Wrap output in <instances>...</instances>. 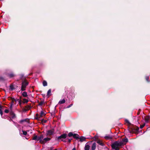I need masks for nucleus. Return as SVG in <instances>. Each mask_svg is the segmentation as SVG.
<instances>
[{"mask_svg": "<svg viewBox=\"0 0 150 150\" xmlns=\"http://www.w3.org/2000/svg\"><path fill=\"white\" fill-rule=\"evenodd\" d=\"M123 144L122 142H116L112 144L111 146L113 149L115 150H119V147L121 146Z\"/></svg>", "mask_w": 150, "mask_h": 150, "instance_id": "nucleus-1", "label": "nucleus"}, {"mask_svg": "<svg viewBox=\"0 0 150 150\" xmlns=\"http://www.w3.org/2000/svg\"><path fill=\"white\" fill-rule=\"evenodd\" d=\"M28 83V82L26 81H24L22 82L21 87V90L22 91H24L25 90V88Z\"/></svg>", "mask_w": 150, "mask_h": 150, "instance_id": "nucleus-2", "label": "nucleus"}, {"mask_svg": "<svg viewBox=\"0 0 150 150\" xmlns=\"http://www.w3.org/2000/svg\"><path fill=\"white\" fill-rule=\"evenodd\" d=\"M67 137V134H63L60 136L59 137H58V139H62V140L64 142H65L66 141H65V140H63V139H65Z\"/></svg>", "mask_w": 150, "mask_h": 150, "instance_id": "nucleus-3", "label": "nucleus"}, {"mask_svg": "<svg viewBox=\"0 0 150 150\" xmlns=\"http://www.w3.org/2000/svg\"><path fill=\"white\" fill-rule=\"evenodd\" d=\"M43 116H41L40 115H39L38 114H37L35 115V118L38 120H41L42 119L41 118Z\"/></svg>", "mask_w": 150, "mask_h": 150, "instance_id": "nucleus-4", "label": "nucleus"}, {"mask_svg": "<svg viewBox=\"0 0 150 150\" xmlns=\"http://www.w3.org/2000/svg\"><path fill=\"white\" fill-rule=\"evenodd\" d=\"M53 133V131L52 130H50L47 131V135H51Z\"/></svg>", "mask_w": 150, "mask_h": 150, "instance_id": "nucleus-5", "label": "nucleus"}, {"mask_svg": "<svg viewBox=\"0 0 150 150\" xmlns=\"http://www.w3.org/2000/svg\"><path fill=\"white\" fill-rule=\"evenodd\" d=\"M27 122L29 123V120L28 119H25L19 121L20 123H22L23 122Z\"/></svg>", "mask_w": 150, "mask_h": 150, "instance_id": "nucleus-6", "label": "nucleus"}, {"mask_svg": "<svg viewBox=\"0 0 150 150\" xmlns=\"http://www.w3.org/2000/svg\"><path fill=\"white\" fill-rule=\"evenodd\" d=\"M51 139L49 137H46L44 138L43 139V143L42 144H44L46 142H47L48 141L50 140Z\"/></svg>", "mask_w": 150, "mask_h": 150, "instance_id": "nucleus-7", "label": "nucleus"}, {"mask_svg": "<svg viewBox=\"0 0 150 150\" xmlns=\"http://www.w3.org/2000/svg\"><path fill=\"white\" fill-rule=\"evenodd\" d=\"M78 141L79 142H81L84 141V137H82L80 138H79L78 139Z\"/></svg>", "mask_w": 150, "mask_h": 150, "instance_id": "nucleus-8", "label": "nucleus"}, {"mask_svg": "<svg viewBox=\"0 0 150 150\" xmlns=\"http://www.w3.org/2000/svg\"><path fill=\"white\" fill-rule=\"evenodd\" d=\"M10 113L12 118H13L15 117V115L13 111H10Z\"/></svg>", "mask_w": 150, "mask_h": 150, "instance_id": "nucleus-9", "label": "nucleus"}, {"mask_svg": "<svg viewBox=\"0 0 150 150\" xmlns=\"http://www.w3.org/2000/svg\"><path fill=\"white\" fill-rule=\"evenodd\" d=\"M40 137V143H43V138L44 137V136L43 135H41L40 136H39Z\"/></svg>", "mask_w": 150, "mask_h": 150, "instance_id": "nucleus-10", "label": "nucleus"}, {"mask_svg": "<svg viewBox=\"0 0 150 150\" xmlns=\"http://www.w3.org/2000/svg\"><path fill=\"white\" fill-rule=\"evenodd\" d=\"M66 102L65 100L64 99L62 100H61L59 102V104H62Z\"/></svg>", "mask_w": 150, "mask_h": 150, "instance_id": "nucleus-11", "label": "nucleus"}, {"mask_svg": "<svg viewBox=\"0 0 150 150\" xmlns=\"http://www.w3.org/2000/svg\"><path fill=\"white\" fill-rule=\"evenodd\" d=\"M96 144L95 143H94L93 144L92 147L91 149L92 150H95L96 148Z\"/></svg>", "mask_w": 150, "mask_h": 150, "instance_id": "nucleus-12", "label": "nucleus"}, {"mask_svg": "<svg viewBox=\"0 0 150 150\" xmlns=\"http://www.w3.org/2000/svg\"><path fill=\"white\" fill-rule=\"evenodd\" d=\"M79 135L77 134H74L73 135V137L76 139H78L79 138Z\"/></svg>", "mask_w": 150, "mask_h": 150, "instance_id": "nucleus-13", "label": "nucleus"}, {"mask_svg": "<svg viewBox=\"0 0 150 150\" xmlns=\"http://www.w3.org/2000/svg\"><path fill=\"white\" fill-rule=\"evenodd\" d=\"M22 95L24 97H26L28 96L27 93L25 91L23 92V93Z\"/></svg>", "mask_w": 150, "mask_h": 150, "instance_id": "nucleus-14", "label": "nucleus"}, {"mask_svg": "<svg viewBox=\"0 0 150 150\" xmlns=\"http://www.w3.org/2000/svg\"><path fill=\"white\" fill-rule=\"evenodd\" d=\"M128 139L127 138L123 139H122V142L123 143L124 142H128Z\"/></svg>", "mask_w": 150, "mask_h": 150, "instance_id": "nucleus-15", "label": "nucleus"}, {"mask_svg": "<svg viewBox=\"0 0 150 150\" xmlns=\"http://www.w3.org/2000/svg\"><path fill=\"white\" fill-rule=\"evenodd\" d=\"M40 115L41 116H45V113L43 112V111H41L40 113Z\"/></svg>", "mask_w": 150, "mask_h": 150, "instance_id": "nucleus-16", "label": "nucleus"}, {"mask_svg": "<svg viewBox=\"0 0 150 150\" xmlns=\"http://www.w3.org/2000/svg\"><path fill=\"white\" fill-rule=\"evenodd\" d=\"M97 142L100 145H101V146H103V143L101 142L100 140H98Z\"/></svg>", "mask_w": 150, "mask_h": 150, "instance_id": "nucleus-17", "label": "nucleus"}, {"mask_svg": "<svg viewBox=\"0 0 150 150\" xmlns=\"http://www.w3.org/2000/svg\"><path fill=\"white\" fill-rule=\"evenodd\" d=\"M25 108L28 110H29L31 108V106L29 105H27L25 106Z\"/></svg>", "mask_w": 150, "mask_h": 150, "instance_id": "nucleus-18", "label": "nucleus"}, {"mask_svg": "<svg viewBox=\"0 0 150 150\" xmlns=\"http://www.w3.org/2000/svg\"><path fill=\"white\" fill-rule=\"evenodd\" d=\"M15 75L11 73L8 74V76L10 78H12L15 76Z\"/></svg>", "mask_w": 150, "mask_h": 150, "instance_id": "nucleus-19", "label": "nucleus"}, {"mask_svg": "<svg viewBox=\"0 0 150 150\" xmlns=\"http://www.w3.org/2000/svg\"><path fill=\"white\" fill-rule=\"evenodd\" d=\"M28 100L27 99H26L25 98H23V103H27L28 102Z\"/></svg>", "mask_w": 150, "mask_h": 150, "instance_id": "nucleus-20", "label": "nucleus"}, {"mask_svg": "<svg viewBox=\"0 0 150 150\" xmlns=\"http://www.w3.org/2000/svg\"><path fill=\"white\" fill-rule=\"evenodd\" d=\"M43 85L44 86H47V82L45 81H44L43 82Z\"/></svg>", "mask_w": 150, "mask_h": 150, "instance_id": "nucleus-21", "label": "nucleus"}, {"mask_svg": "<svg viewBox=\"0 0 150 150\" xmlns=\"http://www.w3.org/2000/svg\"><path fill=\"white\" fill-rule=\"evenodd\" d=\"M89 146L88 145H87L85 146V150H89Z\"/></svg>", "mask_w": 150, "mask_h": 150, "instance_id": "nucleus-22", "label": "nucleus"}, {"mask_svg": "<svg viewBox=\"0 0 150 150\" xmlns=\"http://www.w3.org/2000/svg\"><path fill=\"white\" fill-rule=\"evenodd\" d=\"M13 99H14V98H11V105H14V104H15V103H14V101H15L14 100H13Z\"/></svg>", "mask_w": 150, "mask_h": 150, "instance_id": "nucleus-23", "label": "nucleus"}, {"mask_svg": "<svg viewBox=\"0 0 150 150\" xmlns=\"http://www.w3.org/2000/svg\"><path fill=\"white\" fill-rule=\"evenodd\" d=\"M74 134H73L72 132H69L68 134V136L69 137H71V136H73V135Z\"/></svg>", "mask_w": 150, "mask_h": 150, "instance_id": "nucleus-24", "label": "nucleus"}, {"mask_svg": "<svg viewBox=\"0 0 150 150\" xmlns=\"http://www.w3.org/2000/svg\"><path fill=\"white\" fill-rule=\"evenodd\" d=\"M51 93V90L50 89L48 91L47 93V95L49 96Z\"/></svg>", "mask_w": 150, "mask_h": 150, "instance_id": "nucleus-25", "label": "nucleus"}, {"mask_svg": "<svg viewBox=\"0 0 150 150\" xmlns=\"http://www.w3.org/2000/svg\"><path fill=\"white\" fill-rule=\"evenodd\" d=\"M10 89L11 90H13L14 89V87L13 85H11L10 86Z\"/></svg>", "mask_w": 150, "mask_h": 150, "instance_id": "nucleus-26", "label": "nucleus"}, {"mask_svg": "<svg viewBox=\"0 0 150 150\" xmlns=\"http://www.w3.org/2000/svg\"><path fill=\"white\" fill-rule=\"evenodd\" d=\"M37 136L36 135L32 139L33 140H37Z\"/></svg>", "mask_w": 150, "mask_h": 150, "instance_id": "nucleus-27", "label": "nucleus"}, {"mask_svg": "<svg viewBox=\"0 0 150 150\" xmlns=\"http://www.w3.org/2000/svg\"><path fill=\"white\" fill-rule=\"evenodd\" d=\"M22 132H23V134L25 135H26L27 134V132L23 130Z\"/></svg>", "mask_w": 150, "mask_h": 150, "instance_id": "nucleus-28", "label": "nucleus"}, {"mask_svg": "<svg viewBox=\"0 0 150 150\" xmlns=\"http://www.w3.org/2000/svg\"><path fill=\"white\" fill-rule=\"evenodd\" d=\"M41 122H44V123H46L47 121V120H44L43 119H41Z\"/></svg>", "mask_w": 150, "mask_h": 150, "instance_id": "nucleus-29", "label": "nucleus"}, {"mask_svg": "<svg viewBox=\"0 0 150 150\" xmlns=\"http://www.w3.org/2000/svg\"><path fill=\"white\" fill-rule=\"evenodd\" d=\"M13 100H14L16 102H19V101H20V100H21V99H13Z\"/></svg>", "mask_w": 150, "mask_h": 150, "instance_id": "nucleus-30", "label": "nucleus"}, {"mask_svg": "<svg viewBox=\"0 0 150 150\" xmlns=\"http://www.w3.org/2000/svg\"><path fill=\"white\" fill-rule=\"evenodd\" d=\"M145 125V124H143L142 125H140V128L141 129H142L144 126Z\"/></svg>", "mask_w": 150, "mask_h": 150, "instance_id": "nucleus-31", "label": "nucleus"}, {"mask_svg": "<svg viewBox=\"0 0 150 150\" xmlns=\"http://www.w3.org/2000/svg\"><path fill=\"white\" fill-rule=\"evenodd\" d=\"M4 80V78L1 76H0V81H3Z\"/></svg>", "mask_w": 150, "mask_h": 150, "instance_id": "nucleus-32", "label": "nucleus"}, {"mask_svg": "<svg viewBox=\"0 0 150 150\" xmlns=\"http://www.w3.org/2000/svg\"><path fill=\"white\" fill-rule=\"evenodd\" d=\"M105 138L106 139H111V137L110 136H106L105 137Z\"/></svg>", "mask_w": 150, "mask_h": 150, "instance_id": "nucleus-33", "label": "nucleus"}, {"mask_svg": "<svg viewBox=\"0 0 150 150\" xmlns=\"http://www.w3.org/2000/svg\"><path fill=\"white\" fill-rule=\"evenodd\" d=\"M9 110L8 109H6L4 111V112L6 113H8L9 112Z\"/></svg>", "mask_w": 150, "mask_h": 150, "instance_id": "nucleus-34", "label": "nucleus"}, {"mask_svg": "<svg viewBox=\"0 0 150 150\" xmlns=\"http://www.w3.org/2000/svg\"><path fill=\"white\" fill-rule=\"evenodd\" d=\"M40 137L39 136H37V141H39L40 142Z\"/></svg>", "mask_w": 150, "mask_h": 150, "instance_id": "nucleus-35", "label": "nucleus"}, {"mask_svg": "<svg viewBox=\"0 0 150 150\" xmlns=\"http://www.w3.org/2000/svg\"><path fill=\"white\" fill-rule=\"evenodd\" d=\"M22 101L21 100H20V101H19L18 102V103L19 104V105L21 106V104H22Z\"/></svg>", "mask_w": 150, "mask_h": 150, "instance_id": "nucleus-36", "label": "nucleus"}, {"mask_svg": "<svg viewBox=\"0 0 150 150\" xmlns=\"http://www.w3.org/2000/svg\"><path fill=\"white\" fill-rule=\"evenodd\" d=\"M149 79V77L148 76H146V80L148 82L149 81L148 80Z\"/></svg>", "mask_w": 150, "mask_h": 150, "instance_id": "nucleus-37", "label": "nucleus"}, {"mask_svg": "<svg viewBox=\"0 0 150 150\" xmlns=\"http://www.w3.org/2000/svg\"><path fill=\"white\" fill-rule=\"evenodd\" d=\"M23 112H26V111H28L27 110L26 108H23Z\"/></svg>", "mask_w": 150, "mask_h": 150, "instance_id": "nucleus-38", "label": "nucleus"}, {"mask_svg": "<svg viewBox=\"0 0 150 150\" xmlns=\"http://www.w3.org/2000/svg\"><path fill=\"white\" fill-rule=\"evenodd\" d=\"M43 104V102H41L39 103V105H42Z\"/></svg>", "mask_w": 150, "mask_h": 150, "instance_id": "nucleus-39", "label": "nucleus"}, {"mask_svg": "<svg viewBox=\"0 0 150 150\" xmlns=\"http://www.w3.org/2000/svg\"><path fill=\"white\" fill-rule=\"evenodd\" d=\"M73 105L72 104H70V105H68L67 107V108H69L70 107H71L72 105Z\"/></svg>", "mask_w": 150, "mask_h": 150, "instance_id": "nucleus-40", "label": "nucleus"}, {"mask_svg": "<svg viewBox=\"0 0 150 150\" xmlns=\"http://www.w3.org/2000/svg\"><path fill=\"white\" fill-rule=\"evenodd\" d=\"M125 121L127 123H128V124L130 123L128 120L126 119Z\"/></svg>", "mask_w": 150, "mask_h": 150, "instance_id": "nucleus-41", "label": "nucleus"}, {"mask_svg": "<svg viewBox=\"0 0 150 150\" xmlns=\"http://www.w3.org/2000/svg\"><path fill=\"white\" fill-rule=\"evenodd\" d=\"M13 105H11H11H10V108L11 109L12 108V106H13Z\"/></svg>", "mask_w": 150, "mask_h": 150, "instance_id": "nucleus-42", "label": "nucleus"}, {"mask_svg": "<svg viewBox=\"0 0 150 150\" xmlns=\"http://www.w3.org/2000/svg\"><path fill=\"white\" fill-rule=\"evenodd\" d=\"M0 114L1 115H2V114H3V112L2 111V112H0Z\"/></svg>", "mask_w": 150, "mask_h": 150, "instance_id": "nucleus-43", "label": "nucleus"}, {"mask_svg": "<svg viewBox=\"0 0 150 150\" xmlns=\"http://www.w3.org/2000/svg\"><path fill=\"white\" fill-rule=\"evenodd\" d=\"M71 139H68V142H71Z\"/></svg>", "mask_w": 150, "mask_h": 150, "instance_id": "nucleus-44", "label": "nucleus"}, {"mask_svg": "<svg viewBox=\"0 0 150 150\" xmlns=\"http://www.w3.org/2000/svg\"><path fill=\"white\" fill-rule=\"evenodd\" d=\"M72 150H76L75 148H74Z\"/></svg>", "mask_w": 150, "mask_h": 150, "instance_id": "nucleus-45", "label": "nucleus"}, {"mask_svg": "<svg viewBox=\"0 0 150 150\" xmlns=\"http://www.w3.org/2000/svg\"><path fill=\"white\" fill-rule=\"evenodd\" d=\"M54 150H61V149H60L59 150H58L57 149H55Z\"/></svg>", "mask_w": 150, "mask_h": 150, "instance_id": "nucleus-46", "label": "nucleus"}, {"mask_svg": "<svg viewBox=\"0 0 150 150\" xmlns=\"http://www.w3.org/2000/svg\"><path fill=\"white\" fill-rule=\"evenodd\" d=\"M145 121H146V122H148V120H146H146H145Z\"/></svg>", "mask_w": 150, "mask_h": 150, "instance_id": "nucleus-47", "label": "nucleus"}, {"mask_svg": "<svg viewBox=\"0 0 150 150\" xmlns=\"http://www.w3.org/2000/svg\"><path fill=\"white\" fill-rule=\"evenodd\" d=\"M30 133H32V132H31V131H30Z\"/></svg>", "mask_w": 150, "mask_h": 150, "instance_id": "nucleus-48", "label": "nucleus"}]
</instances>
